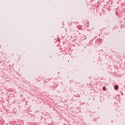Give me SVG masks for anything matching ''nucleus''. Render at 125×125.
Returning a JSON list of instances; mask_svg holds the SVG:
<instances>
[{
	"instance_id": "f257e3e1",
	"label": "nucleus",
	"mask_w": 125,
	"mask_h": 125,
	"mask_svg": "<svg viewBox=\"0 0 125 125\" xmlns=\"http://www.w3.org/2000/svg\"><path fill=\"white\" fill-rule=\"evenodd\" d=\"M115 89H119V86H118V85H115Z\"/></svg>"
},
{
	"instance_id": "f03ea898",
	"label": "nucleus",
	"mask_w": 125,
	"mask_h": 125,
	"mask_svg": "<svg viewBox=\"0 0 125 125\" xmlns=\"http://www.w3.org/2000/svg\"><path fill=\"white\" fill-rule=\"evenodd\" d=\"M103 90H106V87L104 86L103 88Z\"/></svg>"
}]
</instances>
